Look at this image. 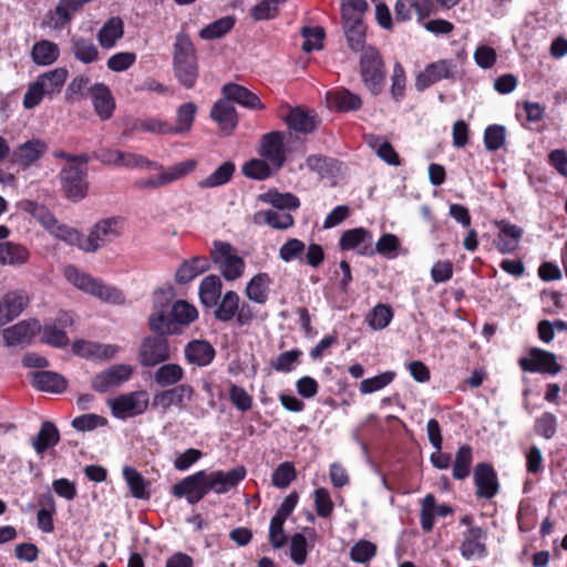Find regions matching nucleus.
Returning a JSON list of instances; mask_svg holds the SVG:
<instances>
[{
  "label": "nucleus",
  "instance_id": "1",
  "mask_svg": "<svg viewBox=\"0 0 567 567\" xmlns=\"http://www.w3.org/2000/svg\"><path fill=\"white\" fill-rule=\"evenodd\" d=\"M173 71L184 89L195 87L199 76L198 59L189 35L184 31L177 33L174 43Z\"/></svg>",
  "mask_w": 567,
  "mask_h": 567
},
{
  "label": "nucleus",
  "instance_id": "2",
  "mask_svg": "<svg viewBox=\"0 0 567 567\" xmlns=\"http://www.w3.org/2000/svg\"><path fill=\"white\" fill-rule=\"evenodd\" d=\"M69 71L66 68H55L40 74L37 80L30 83L23 96V106L28 110L38 106L44 96L52 99L61 93Z\"/></svg>",
  "mask_w": 567,
  "mask_h": 567
},
{
  "label": "nucleus",
  "instance_id": "3",
  "mask_svg": "<svg viewBox=\"0 0 567 567\" xmlns=\"http://www.w3.org/2000/svg\"><path fill=\"white\" fill-rule=\"evenodd\" d=\"M359 73L364 86L372 95L381 94L385 85L386 68L375 47L368 45L362 50L359 59Z\"/></svg>",
  "mask_w": 567,
  "mask_h": 567
},
{
  "label": "nucleus",
  "instance_id": "4",
  "mask_svg": "<svg viewBox=\"0 0 567 567\" xmlns=\"http://www.w3.org/2000/svg\"><path fill=\"white\" fill-rule=\"evenodd\" d=\"M65 276L80 290L90 293L100 300L113 305H124V293L114 286L104 284L102 280L92 277L89 274L80 272L75 267H68Z\"/></svg>",
  "mask_w": 567,
  "mask_h": 567
},
{
  "label": "nucleus",
  "instance_id": "5",
  "mask_svg": "<svg viewBox=\"0 0 567 567\" xmlns=\"http://www.w3.org/2000/svg\"><path fill=\"white\" fill-rule=\"evenodd\" d=\"M107 405L115 419L125 420L146 412L150 405V395L146 390L132 391L109 399Z\"/></svg>",
  "mask_w": 567,
  "mask_h": 567
},
{
  "label": "nucleus",
  "instance_id": "6",
  "mask_svg": "<svg viewBox=\"0 0 567 567\" xmlns=\"http://www.w3.org/2000/svg\"><path fill=\"white\" fill-rule=\"evenodd\" d=\"M64 196L73 203L81 202L89 194L87 168L79 165L64 166L59 174Z\"/></svg>",
  "mask_w": 567,
  "mask_h": 567
},
{
  "label": "nucleus",
  "instance_id": "7",
  "mask_svg": "<svg viewBox=\"0 0 567 567\" xmlns=\"http://www.w3.org/2000/svg\"><path fill=\"white\" fill-rule=\"evenodd\" d=\"M93 158L101 162L103 165L135 168L144 167L147 169H159L162 166L154 161H150L143 155L135 153L123 152L113 148H100L93 152Z\"/></svg>",
  "mask_w": 567,
  "mask_h": 567
},
{
  "label": "nucleus",
  "instance_id": "8",
  "mask_svg": "<svg viewBox=\"0 0 567 567\" xmlns=\"http://www.w3.org/2000/svg\"><path fill=\"white\" fill-rule=\"evenodd\" d=\"M171 358L169 343L165 336L145 337L138 348L137 360L144 368L158 365Z\"/></svg>",
  "mask_w": 567,
  "mask_h": 567
},
{
  "label": "nucleus",
  "instance_id": "9",
  "mask_svg": "<svg viewBox=\"0 0 567 567\" xmlns=\"http://www.w3.org/2000/svg\"><path fill=\"white\" fill-rule=\"evenodd\" d=\"M214 250L210 254L212 261L216 264L226 280H236L243 276L245 261L241 257L233 254V247L228 243L215 241Z\"/></svg>",
  "mask_w": 567,
  "mask_h": 567
},
{
  "label": "nucleus",
  "instance_id": "10",
  "mask_svg": "<svg viewBox=\"0 0 567 567\" xmlns=\"http://www.w3.org/2000/svg\"><path fill=\"white\" fill-rule=\"evenodd\" d=\"M171 493L175 498L185 497L190 505L199 503L208 494L206 471L200 470L184 477L172 486Z\"/></svg>",
  "mask_w": 567,
  "mask_h": 567
},
{
  "label": "nucleus",
  "instance_id": "11",
  "mask_svg": "<svg viewBox=\"0 0 567 567\" xmlns=\"http://www.w3.org/2000/svg\"><path fill=\"white\" fill-rule=\"evenodd\" d=\"M285 147V134L280 131H271L264 134L260 138L258 154L272 166L275 172H279L287 159Z\"/></svg>",
  "mask_w": 567,
  "mask_h": 567
},
{
  "label": "nucleus",
  "instance_id": "12",
  "mask_svg": "<svg viewBox=\"0 0 567 567\" xmlns=\"http://www.w3.org/2000/svg\"><path fill=\"white\" fill-rule=\"evenodd\" d=\"M456 75V64L453 60L442 59L427 64L415 78V89L423 92L442 80H453Z\"/></svg>",
  "mask_w": 567,
  "mask_h": 567
},
{
  "label": "nucleus",
  "instance_id": "13",
  "mask_svg": "<svg viewBox=\"0 0 567 567\" xmlns=\"http://www.w3.org/2000/svg\"><path fill=\"white\" fill-rule=\"evenodd\" d=\"M92 0H59L53 9H50L42 21L43 28L62 30L70 24L73 16L80 12Z\"/></svg>",
  "mask_w": 567,
  "mask_h": 567
},
{
  "label": "nucleus",
  "instance_id": "14",
  "mask_svg": "<svg viewBox=\"0 0 567 567\" xmlns=\"http://www.w3.org/2000/svg\"><path fill=\"white\" fill-rule=\"evenodd\" d=\"M519 367L527 372L550 375L558 374L563 370L556 354L540 348L530 349L529 355L519 360Z\"/></svg>",
  "mask_w": 567,
  "mask_h": 567
},
{
  "label": "nucleus",
  "instance_id": "15",
  "mask_svg": "<svg viewBox=\"0 0 567 567\" xmlns=\"http://www.w3.org/2000/svg\"><path fill=\"white\" fill-rule=\"evenodd\" d=\"M133 374V367L130 364H114L109 369L95 374L91 380V388L99 393H105L111 389L118 388L128 381Z\"/></svg>",
  "mask_w": 567,
  "mask_h": 567
},
{
  "label": "nucleus",
  "instance_id": "16",
  "mask_svg": "<svg viewBox=\"0 0 567 567\" xmlns=\"http://www.w3.org/2000/svg\"><path fill=\"white\" fill-rule=\"evenodd\" d=\"M117 225L118 220L114 217L97 221L85 237L83 251L95 252L100 247L116 238L120 235Z\"/></svg>",
  "mask_w": 567,
  "mask_h": 567
},
{
  "label": "nucleus",
  "instance_id": "17",
  "mask_svg": "<svg viewBox=\"0 0 567 567\" xmlns=\"http://www.w3.org/2000/svg\"><path fill=\"white\" fill-rule=\"evenodd\" d=\"M290 132L297 134H311L320 124V120L315 111L306 110L301 106L289 107L286 115L281 116Z\"/></svg>",
  "mask_w": 567,
  "mask_h": 567
},
{
  "label": "nucleus",
  "instance_id": "18",
  "mask_svg": "<svg viewBox=\"0 0 567 567\" xmlns=\"http://www.w3.org/2000/svg\"><path fill=\"white\" fill-rule=\"evenodd\" d=\"M473 478L476 486L475 494L478 498L491 499L499 492V482L492 464L477 463L474 467Z\"/></svg>",
  "mask_w": 567,
  "mask_h": 567
},
{
  "label": "nucleus",
  "instance_id": "19",
  "mask_svg": "<svg viewBox=\"0 0 567 567\" xmlns=\"http://www.w3.org/2000/svg\"><path fill=\"white\" fill-rule=\"evenodd\" d=\"M40 331L39 320L28 319L3 329L2 337L7 347L30 344Z\"/></svg>",
  "mask_w": 567,
  "mask_h": 567
},
{
  "label": "nucleus",
  "instance_id": "20",
  "mask_svg": "<svg viewBox=\"0 0 567 567\" xmlns=\"http://www.w3.org/2000/svg\"><path fill=\"white\" fill-rule=\"evenodd\" d=\"M494 225L498 228V234L494 240L495 248L503 255L514 252L523 237V228L506 219L495 220Z\"/></svg>",
  "mask_w": 567,
  "mask_h": 567
},
{
  "label": "nucleus",
  "instance_id": "21",
  "mask_svg": "<svg viewBox=\"0 0 567 567\" xmlns=\"http://www.w3.org/2000/svg\"><path fill=\"white\" fill-rule=\"evenodd\" d=\"M246 476V468L237 466L228 472L214 471L206 472L208 493L210 491L216 494H225L236 487Z\"/></svg>",
  "mask_w": 567,
  "mask_h": 567
},
{
  "label": "nucleus",
  "instance_id": "22",
  "mask_svg": "<svg viewBox=\"0 0 567 567\" xmlns=\"http://www.w3.org/2000/svg\"><path fill=\"white\" fill-rule=\"evenodd\" d=\"M486 530L480 526H471L463 535L460 553L465 559L484 558L487 555Z\"/></svg>",
  "mask_w": 567,
  "mask_h": 567
},
{
  "label": "nucleus",
  "instance_id": "23",
  "mask_svg": "<svg viewBox=\"0 0 567 567\" xmlns=\"http://www.w3.org/2000/svg\"><path fill=\"white\" fill-rule=\"evenodd\" d=\"M210 118L216 122L220 132L230 135L238 125V116L235 106L224 99L217 100L210 110Z\"/></svg>",
  "mask_w": 567,
  "mask_h": 567
},
{
  "label": "nucleus",
  "instance_id": "24",
  "mask_svg": "<svg viewBox=\"0 0 567 567\" xmlns=\"http://www.w3.org/2000/svg\"><path fill=\"white\" fill-rule=\"evenodd\" d=\"M90 96L96 115L102 121L110 120L116 104L110 87L104 83H95L90 89Z\"/></svg>",
  "mask_w": 567,
  "mask_h": 567
},
{
  "label": "nucleus",
  "instance_id": "25",
  "mask_svg": "<svg viewBox=\"0 0 567 567\" xmlns=\"http://www.w3.org/2000/svg\"><path fill=\"white\" fill-rule=\"evenodd\" d=\"M48 151L44 141L34 138L19 145L11 154V161L22 168H28L38 162Z\"/></svg>",
  "mask_w": 567,
  "mask_h": 567
},
{
  "label": "nucleus",
  "instance_id": "26",
  "mask_svg": "<svg viewBox=\"0 0 567 567\" xmlns=\"http://www.w3.org/2000/svg\"><path fill=\"white\" fill-rule=\"evenodd\" d=\"M29 296L24 290L9 291L0 301V327L17 318L28 306Z\"/></svg>",
  "mask_w": 567,
  "mask_h": 567
},
{
  "label": "nucleus",
  "instance_id": "27",
  "mask_svg": "<svg viewBox=\"0 0 567 567\" xmlns=\"http://www.w3.org/2000/svg\"><path fill=\"white\" fill-rule=\"evenodd\" d=\"M184 355L189 364L203 368L213 362L216 351L209 341L194 339L185 346Z\"/></svg>",
  "mask_w": 567,
  "mask_h": 567
},
{
  "label": "nucleus",
  "instance_id": "28",
  "mask_svg": "<svg viewBox=\"0 0 567 567\" xmlns=\"http://www.w3.org/2000/svg\"><path fill=\"white\" fill-rule=\"evenodd\" d=\"M221 93L230 103L236 102L239 105L251 110H264L265 105L251 91L237 83H226L221 87Z\"/></svg>",
  "mask_w": 567,
  "mask_h": 567
},
{
  "label": "nucleus",
  "instance_id": "29",
  "mask_svg": "<svg viewBox=\"0 0 567 567\" xmlns=\"http://www.w3.org/2000/svg\"><path fill=\"white\" fill-rule=\"evenodd\" d=\"M453 513V508L446 504L437 505L433 494H426L422 501L420 524L425 533H430L434 526V517H444Z\"/></svg>",
  "mask_w": 567,
  "mask_h": 567
},
{
  "label": "nucleus",
  "instance_id": "30",
  "mask_svg": "<svg viewBox=\"0 0 567 567\" xmlns=\"http://www.w3.org/2000/svg\"><path fill=\"white\" fill-rule=\"evenodd\" d=\"M32 385L43 392L62 393L68 388L66 379L54 371H35L29 373Z\"/></svg>",
  "mask_w": 567,
  "mask_h": 567
},
{
  "label": "nucleus",
  "instance_id": "31",
  "mask_svg": "<svg viewBox=\"0 0 567 567\" xmlns=\"http://www.w3.org/2000/svg\"><path fill=\"white\" fill-rule=\"evenodd\" d=\"M124 35V22L120 17L107 19L96 34L97 42L103 49L115 47Z\"/></svg>",
  "mask_w": 567,
  "mask_h": 567
},
{
  "label": "nucleus",
  "instance_id": "32",
  "mask_svg": "<svg viewBox=\"0 0 567 567\" xmlns=\"http://www.w3.org/2000/svg\"><path fill=\"white\" fill-rule=\"evenodd\" d=\"M209 267L210 264L208 259L203 256H196L184 260L176 270L175 280L181 285L188 284L200 274L207 271Z\"/></svg>",
  "mask_w": 567,
  "mask_h": 567
},
{
  "label": "nucleus",
  "instance_id": "33",
  "mask_svg": "<svg viewBox=\"0 0 567 567\" xmlns=\"http://www.w3.org/2000/svg\"><path fill=\"white\" fill-rule=\"evenodd\" d=\"M270 276L267 272L255 275L246 285V297L258 305H265L269 298Z\"/></svg>",
  "mask_w": 567,
  "mask_h": 567
},
{
  "label": "nucleus",
  "instance_id": "34",
  "mask_svg": "<svg viewBox=\"0 0 567 567\" xmlns=\"http://www.w3.org/2000/svg\"><path fill=\"white\" fill-rule=\"evenodd\" d=\"M30 251L21 244L0 241V265L21 266L28 262Z\"/></svg>",
  "mask_w": 567,
  "mask_h": 567
},
{
  "label": "nucleus",
  "instance_id": "35",
  "mask_svg": "<svg viewBox=\"0 0 567 567\" xmlns=\"http://www.w3.org/2000/svg\"><path fill=\"white\" fill-rule=\"evenodd\" d=\"M59 441L60 432L56 425L51 421H43L31 444L38 454H43L48 449L54 447Z\"/></svg>",
  "mask_w": 567,
  "mask_h": 567
},
{
  "label": "nucleus",
  "instance_id": "36",
  "mask_svg": "<svg viewBox=\"0 0 567 567\" xmlns=\"http://www.w3.org/2000/svg\"><path fill=\"white\" fill-rule=\"evenodd\" d=\"M221 280L217 275L206 276L199 285V299L206 308H213L221 297Z\"/></svg>",
  "mask_w": 567,
  "mask_h": 567
},
{
  "label": "nucleus",
  "instance_id": "37",
  "mask_svg": "<svg viewBox=\"0 0 567 567\" xmlns=\"http://www.w3.org/2000/svg\"><path fill=\"white\" fill-rule=\"evenodd\" d=\"M328 99L336 111L343 113L358 111L362 107L363 104L360 95L351 92L348 89H341L331 92L329 93Z\"/></svg>",
  "mask_w": 567,
  "mask_h": 567
},
{
  "label": "nucleus",
  "instance_id": "38",
  "mask_svg": "<svg viewBox=\"0 0 567 567\" xmlns=\"http://www.w3.org/2000/svg\"><path fill=\"white\" fill-rule=\"evenodd\" d=\"M240 298L233 290L226 291L215 306L214 316L220 322L233 320L239 310Z\"/></svg>",
  "mask_w": 567,
  "mask_h": 567
},
{
  "label": "nucleus",
  "instance_id": "39",
  "mask_svg": "<svg viewBox=\"0 0 567 567\" xmlns=\"http://www.w3.org/2000/svg\"><path fill=\"white\" fill-rule=\"evenodd\" d=\"M70 43L71 51L78 61L90 64L99 59V50L91 39L73 35Z\"/></svg>",
  "mask_w": 567,
  "mask_h": 567
},
{
  "label": "nucleus",
  "instance_id": "40",
  "mask_svg": "<svg viewBox=\"0 0 567 567\" xmlns=\"http://www.w3.org/2000/svg\"><path fill=\"white\" fill-rule=\"evenodd\" d=\"M372 244V234L363 227H357L348 229L342 233L339 239V247L341 250L358 249V251L364 245Z\"/></svg>",
  "mask_w": 567,
  "mask_h": 567
},
{
  "label": "nucleus",
  "instance_id": "41",
  "mask_svg": "<svg viewBox=\"0 0 567 567\" xmlns=\"http://www.w3.org/2000/svg\"><path fill=\"white\" fill-rule=\"evenodd\" d=\"M60 55L59 47L50 40H41L33 44L31 50L32 61L37 65H50L58 61Z\"/></svg>",
  "mask_w": 567,
  "mask_h": 567
},
{
  "label": "nucleus",
  "instance_id": "42",
  "mask_svg": "<svg viewBox=\"0 0 567 567\" xmlns=\"http://www.w3.org/2000/svg\"><path fill=\"white\" fill-rule=\"evenodd\" d=\"M369 4L365 0H341L340 12L342 25L363 22V14Z\"/></svg>",
  "mask_w": 567,
  "mask_h": 567
},
{
  "label": "nucleus",
  "instance_id": "43",
  "mask_svg": "<svg viewBox=\"0 0 567 567\" xmlns=\"http://www.w3.org/2000/svg\"><path fill=\"white\" fill-rule=\"evenodd\" d=\"M400 247V240L394 234H383L375 244V247L371 245H364L359 250V255L372 257L375 254L382 256H390L395 252Z\"/></svg>",
  "mask_w": 567,
  "mask_h": 567
},
{
  "label": "nucleus",
  "instance_id": "44",
  "mask_svg": "<svg viewBox=\"0 0 567 567\" xmlns=\"http://www.w3.org/2000/svg\"><path fill=\"white\" fill-rule=\"evenodd\" d=\"M123 476L134 498L148 499L151 497L147 491L148 483L137 470L131 466H124Z\"/></svg>",
  "mask_w": 567,
  "mask_h": 567
},
{
  "label": "nucleus",
  "instance_id": "45",
  "mask_svg": "<svg viewBox=\"0 0 567 567\" xmlns=\"http://www.w3.org/2000/svg\"><path fill=\"white\" fill-rule=\"evenodd\" d=\"M18 207L20 210L38 220L45 229H48L50 225H54V215L43 204L30 199H22L18 203Z\"/></svg>",
  "mask_w": 567,
  "mask_h": 567
},
{
  "label": "nucleus",
  "instance_id": "46",
  "mask_svg": "<svg viewBox=\"0 0 567 567\" xmlns=\"http://www.w3.org/2000/svg\"><path fill=\"white\" fill-rule=\"evenodd\" d=\"M196 112L197 106L194 102H185L181 104L176 111L175 124L172 125V135L189 132L193 126Z\"/></svg>",
  "mask_w": 567,
  "mask_h": 567
},
{
  "label": "nucleus",
  "instance_id": "47",
  "mask_svg": "<svg viewBox=\"0 0 567 567\" xmlns=\"http://www.w3.org/2000/svg\"><path fill=\"white\" fill-rule=\"evenodd\" d=\"M235 171V164L231 161H226L206 178L199 181L198 186L200 188H215L223 186L231 179Z\"/></svg>",
  "mask_w": 567,
  "mask_h": 567
},
{
  "label": "nucleus",
  "instance_id": "48",
  "mask_svg": "<svg viewBox=\"0 0 567 567\" xmlns=\"http://www.w3.org/2000/svg\"><path fill=\"white\" fill-rule=\"evenodd\" d=\"M184 369L177 363L162 364L154 372V381L162 388L178 384L184 378Z\"/></svg>",
  "mask_w": 567,
  "mask_h": 567
},
{
  "label": "nucleus",
  "instance_id": "49",
  "mask_svg": "<svg viewBox=\"0 0 567 567\" xmlns=\"http://www.w3.org/2000/svg\"><path fill=\"white\" fill-rule=\"evenodd\" d=\"M368 145L375 151L378 157L392 166L401 164L400 156L390 142L378 135H370L367 140Z\"/></svg>",
  "mask_w": 567,
  "mask_h": 567
},
{
  "label": "nucleus",
  "instance_id": "50",
  "mask_svg": "<svg viewBox=\"0 0 567 567\" xmlns=\"http://www.w3.org/2000/svg\"><path fill=\"white\" fill-rule=\"evenodd\" d=\"M47 230L60 240H63L71 246H76L83 250L85 237L76 229L69 227L68 225L60 224L56 218H54V225H50Z\"/></svg>",
  "mask_w": 567,
  "mask_h": 567
},
{
  "label": "nucleus",
  "instance_id": "51",
  "mask_svg": "<svg viewBox=\"0 0 567 567\" xmlns=\"http://www.w3.org/2000/svg\"><path fill=\"white\" fill-rule=\"evenodd\" d=\"M241 173L245 177L255 181H265L276 172L270 163L261 158H251L241 166Z\"/></svg>",
  "mask_w": 567,
  "mask_h": 567
},
{
  "label": "nucleus",
  "instance_id": "52",
  "mask_svg": "<svg viewBox=\"0 0 567 567\" xmlns=\"http://www.w3.org/2000/svg\"><path fill=\"white\" fill-rule=\"evenodd\" d=\"M473 462L472 447L468 444H463L458 447L453 463L452 476L455 480H465L471 472Z\"/></svg>",
  "mask_w": 567,
  "mask_h": 567
},
{
  "label": "nucleus",
  "instance_id": "53",
  "mask_svg": "<svg viewBox=\"0 0 567 567\" xmlns=\"http://www.w3.org/2000/svg\"><path fill=\"white\" fill-rule=\"evenodd\" d=\"M235 18L230 16L223 17L220 19L215 20L214 22L207 24L199 31V37L203 40H215L223 38L235 25Z\"/></svg>",
  "mask_w": 567,
  "mask_h": 567
},
{
  "label": "nucleus",
  "instance_id": "54",
  "mask_svg": "<svg viewBox=\"0 0 567 567\" xmlns=\"http://www.w3.org/2000/svg\"><path fill=\"white\" fill-rule=\"evenodd\" d=\"M150 330L155 334L167 336L176 333L177 329L174 326L171 312L167 315L165 310H155L148 317Z\"/></svg>",
  "mask_w": 567,
  "mask_h": 567
},
{
  "label": "nucleus",
  "instance_id": "55",
  "mask_svg": "<svg viewBox=\"0 0 567 567\" xmlns=\"http://www.w3.org/2000/svg\"><path fill=\"white\" fill-rule=\"evenodd\" d=\"M264 200L269 203L276 210L284 212L287 210H296L300 206L299 198L291 194L285 193L281 194L277 190H269L264 195Z\"/></svg>",
  "mask_w": 567,
  "mask_h": 567
},
{
  "label": "nucleus",
  "instance_id": "56",
  "mask_svg": "<svg viewBox=\"0 0 567 567\" xmlns=\"http://www.w3.org/2000/svg\"><path fill=\"white\" fill-rule=\"evenodd\" d=\"M171 317L174 324L189 326L198 317L197 309L184 300H177L172 305Z\"/></svg>",
  "mask_w": 567,
  "mask_h": 567
},
{
  "label": "nucleus",
  "instance_id": "57",
  "mask_svg": "<svg viewBox=\"0 0 567 567\" xmlns=\"http://www.w3.org/2000/svg\"><path fill=\"white\" fill-rule=\"evenodd\" d=\"M342 27L349 49L353 52L360 51L362 53V50L367 48L364 45L367 31L364 22Z\"/></svg>",
  "mask_w": 567,
  "mask_h": 567
},
{
  "label": "nucleus",
  "instance_id": "58",
  "mask_svg": "<svg viewBox=\"0 0 567 567\" xmlns=\"http://www.w3.org/2000/svg\"><path fill=\"white\" fill-rule=\"evenodd\" d=\"M197 166V161L194 158H189L183 162H179L173 166H169L167 169L162 172L161 182L164 183V186L173 183L177 179H181L192 173Z\"/></svg>",
  "mask_w": 567,
  "mask_h": 567
},
{
  "label": "nucleus",
  "instance_id": "59",
  "mask_svg": "<svg viewBox=\"0 0 567 567\" xmlns=\"http://www.w3.org/2000/svg\"><path fill=\"white\" fill-rule=\"evenodd\" d=\"M393 318V310L389 305L378 303L369 312L367 321L373 330H382L389 326Z\"/></svg>",
  "mask_w": 567,
  "mask_h": 567
},
{
  "label": "nucleus",
  "instance_id": "60",
  "mask_svg": "<svg viewBox=\"0 0 567 567\" xmlns=\"http://www.w3.org/2000/svg\"><path fill=\"white\" fill-rule=\"evenodd\" d=\"M39 333H41L40 340L42 343L54 348H65L70 342L66 332L59 329L55 324L41 326V331Z\"/></svg>",
  "mask_w": 567,
  "mask_h": 567
},
{
  "label": "nucleus",
  "instance_id": "61",
  "mask_svg": "<svg viewBox=\"0 0 567 567\" xmlns=\"http://www.w3.org/2000/svg\"><path fill=\"white\" fill-rule=\"evenodd\" d=\"M297 477V471L292 462L280 463L271 474V483L278 488H287Z\"/></svg>",
  "mask_w": 567,
  "mask_h": 567
},
{
  "label": "nucleus",
  "instance_id": "62",
  "mask_svg": "<svg viewBox=\"0 0 567 567\" xmlns=\"http://www.w3.org/2000/svg\"><path fill=\"white\" fill-rule=\"evenodd\" d=\"M302 351L299 349H291L282 352L270 361V367L277 372L288 373L296 364L299 363Z\"/></svg>",
  "mask_w": 567,
  "mask_h": 567
},
{
  "label": "nucleus",
  "instance_id": "63",
  "mask_svg": "<svg viewBox=\"0 0 567 567\" xmlns=\"http://www.w3.org/2000/svg\"><path fill=\"white\" fill-rule=\"evenodd\" d=\"M301 35L305 38L302 50L311 52L323 48L324 30L322 27H303Z\"/></svg>",
  "mask_w": 567,
  "mask_h": 567
},
{
  "label": "nucleus",
  "instance_id": "64",
  "mask_svg": "<svg viewBox=\"0 0 567 567\" xmlns=\"http://www.w3.org/2000/svg\"><path fill=\"white\" fill-rule=\"evenodd\" d=\"M377 555L375 544L360 539L350 549V558L354 563L365 564Z\"/></svg>",
  "mask_w": 567,
  "mask_h": 567
}]
</instances>
